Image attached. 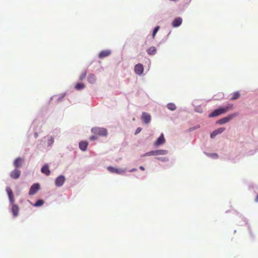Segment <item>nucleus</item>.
<instances>
[{
    "label": "nucleus",
    "mask_w": 258,
    "mask_h": 258,
    "mask_svg": "<svg viewBox=\"0 0 258 258\" xmlns=\"http://www.w3.org/2000/svg\"><path fill=\"white\" fill-rule=\"evenodd\" d=\"M139 168H140L141 170H143V171H144V170H145V168H144V167L143 166H140Z\"/></svg>",
    "instance_id": "7c9ffc66"
},
{
    "label": "nucleus",
    "mask_w": 258,
    "mask_h": 258,
    "mask_svg": "<svg viewBox=\"0 0 258 258\" xmlns=\"http://www.w3.org/2000/svg\"><path fill=\"white\" fill-rule=\"evenodd\" d=\"M213 157L214 158H217L218 157V156L217 154H214L213 155Z\"/></svg>",
    "instance_id": "2f4dec72"
},
{
    "label": "nucleus",
    "mask_w": 258,
    "mask_h": 258,
    "mask_svg": "<svg viewBox=\"0 0 258 258\" xmlns=\"http://www.w3.org/2000/svg\"><path fill=\"white\" fill-rule=\"evenodd\" d=\"M255 201L256 202H258V195H256V197H255Z\"/></svg>",
    "instance_id": "72a5a7b5"
},
{
    "label": "nucleus",
    "mask_w": 258,
    "mask_h": 258,
    "mask_svg": "<svg viewBox=\"0 0 258 258\" xmlns=\"http://www.w3.org/2000/svg\"><path fill=\"white\" fill-rule=\"evenodd\" d=\"M167 106L169 110L172 111L175 110L176 108V105L172 103H168Z\"/></svg>",
    "instance_id": "5701e85b"
},
{
    "label": "nucleus",
    "mask_w": 258,
    "mask_h": 258,
    "mask_svg": "<svg viewBox=\"0 0 258 258\" xmlns=\"http://www.w3.org/2000/svg\"><path fill=\"white\" fill-rule=\"evenodd\" d=\"M198 127H199V126H198V127H195V128H189V131H192L193 130H194V129H195V128H198Z\"/></svg>",
    "instance_id": "c9c22d12"
},
{
    "label": "nucleus",
    "mask_w": 258,
    "mask_h": 258,
    "mask_svg": "<svg viewBox=\"0 0 258 258\" xmlns=\"http://www.w3.org/2000/svg\"><path fill=\"white\" fill-rule=\"evenodd\" d=\"M91 132L95 135L100 136H106L107 135V131L104 128L93 127L91 129Z\"/></svg>",
    "instance_id": "f03ea898"
},
{
    "label": "nucleus",
    "mask_w": 258,
    "mask_h": 258,
    "mask_svg": "<svg viewBox=\"0 0 258 258\" xmlns=\"http://www.w3.org/2000/svg\"><path fill=\"white\" fill-rule=\"evenodd\" d=\"M233 105L232 104H229L228 106L225 107H221L220 108H218L215 110H214L213 112L210 113L209 114V117H213L217 116L218 115H220L222 114L225 113L227 112H228L229 110H231L232 108Z\"/></svg>",
    "instance_id": "f257e3e1"
},
{
    "label": "nucleus",
    "mask_w": 258,
    "mask_h": 258,
    "mask_svg": "<svg viewBox=\"0 0 258 258\" xmlns=\"http://www.w3.org/2000/svg\"><path fill=\"white\" fill-rule=\"evenodd\" d=\"M146 155L148 156L156 155L155 151L149 152L147 153Z\"/></svg>",
    "instance_id": "c85d7f7f"
},
{
    "label": "nucleus",
    "mask_w": 258,
    "mask_h": 258,
    "mask_svg": "<svg viewBox=\"0 0 258 258\" xmlns=\"http://www.w3.org/2000/svg\"><path fill=\"white\" fill-rule=\"evenodd\" d=\"M87 73V71H84L81 74V75H80V80L82 81L83 79H84L86 78V77Z\"/></svg>",
    "instance_id": "a878e982"
},
{
    "label": "nucleus",
    "mask_w": 258,
    "mask_h": 258,
    "mask_svg": "<svg viewBox=\"0 0 258 258\" xmlns=\"http://www.w3.org/2000/svg\"><path fill=\"white\" fill-rule=\"evenodd\" d=\"M96 77L93 74H90L88 77V81L90 83L93 84L96 81Z\"/></svg>",
    "instance_id": "aec40b11"
},
{
    "label": "nucleus",
    "mask_w": 258,
    "mask_h": 258,
    "mask_svg": "<svg viewBox=\"0 0 258 258\" xmlns=\"http://www.w3.org/2000/svg\"><path fill=\"white\" fill-rule=\"evenodd\" d=\"M98 139L97 135L92 136L90 137V140L91 141H94Z\"/></svg>",
    "instance_id": "cd10ccee"
},
{
    "label": "nucleus",
    "mask_w": 258,
    "mask_h": 258,
    "mask_svg": "<svg viewBox=\"0 0 258 258\" xmlns=\"http://www.w3.org/2000/svg\"><path fill=\"white\" fill-rule=\"evenodd\" d=\"M182 23V19L180 17L175 19L172 23L173 27L179 26Z\"/></svg>",
    "instance_id": "dca6fc26"
},
{
    "label": "nucleus",
    "mask_w": 258,
    "mask_h": 258,
    "mask_svg": "<svg viewBox=\"0 0 258 258\" xmlns=\"http://www.w3.org/2000/svg\"><path fill=\"white\" fill-rule=\"evenodd\" d=\"M144 71L143 66L141 63L136 64L135 67V72L137 75H141Z\"/></svg>",
    "instance_id": "6e6552de"
},
{
    "label": "nucleus",
    "mask_w": 258,
    "mask_h": 258,
    "mask_svg": "<svg viewBox=\"0 0 258 258\" xmlns=\"http://www.w3.org/2000/svg\"><path fill=\"white\" fill-rule=\"evenodd\" d=\"M44 201L42 200H38L37 202L34 204V206L35 207H40L43 205Z\"/></svg>",
    "instance_id": "393cba45"
},
{
    "label": "nucleus",
    "mask_w": 258,
    "mask_h": 258,
    "mask_svg": "<svg viewBox=\"0 0 258 258\" xmlns=\"http://www.w3.org/2000/svg\"><path fill=\"white\" fill-rule=\"evenodd\" d=\"M65 180L66 179L64 176L60 175L55 179V184L58 187L61 186L63 184Z\"/></svg>",
    "instance_id": "423d86ee"
},
{
    "label": "nucleus",
    "mask_w": 258,
    "mask_h": 258,
    "mask_svg": "<svg viewBox=\"0 0 258 258\" xmlns=\"http://www.w3.org/2000/svg\"><path fill=\"white\" fill-rule=\"evenodd\" d=\"M142 131V128L141 127H138L137 128L136 131V132L135 133V135H137L138 134H139L141 131Z\"/></svg>",
    "instance_id": "c756f323"
},
{
    "label": "nucleus",
    "mask_w": 258,
    "mask_h": 258,
    "mask_svg": "<svg viewBox=\"0 0 258 258\" xmlns=\"http://www.w3.org/2000/svg\"><path fill=\"white\" fill-rule=\"evenodd\" d=\"M88 143L87 141H81L79 143V148L83 151L87 150Z\"/></svg>",
    "instance_id": "f3484780"
},
{
    "label": "nucleus",
    "mask_w": 258,
    "mask_h": 258,
    "mask_svg": "<svg viewBox=\"0 0 258 258\" xmlns=\"http://www.w3.org/2000/svg\"><path fill=\"white\" fill-rule=\"evenodd\" d=\"M85 88V85L83 83H77L75 86V88L77 90H81Z\"/></svg>",
    "instance_id": "b1692460"
},
{
    "label": "nucleus",
    "mask_w": 258,
    "mask_h": 258,
    "mask_svg": "<svg viewBox=\"0 0 258 258\" xmlns=\"http://www.w3.org/2000/svg\"><path fill=\"white\" fill-rule=\"evenodd\" d=\"M159 28H160L159 26H157L154 28L153 32V34H152V37H153V39L155 38V35L158 31Z\"/></svg>",
    "instance_id": "bb28decb"
},
{
    "label": "nucleus",
    "mask_w": 258,
    "mask_h": 258,
    "mask_svg": "<svg viewBox=\"0 0 258 258\" xmlns=\"http://www.w3.org/2000/svg\"><path fill=\"white\" fill-rule=\"evenodd\" d=\"M111 54V51L110 50H104L101 51L99 54V57L100 58H103L110 55Z\"/></svg>",
    "instance_id": "f8f14e48"
},
{
    "label": "nucleus",
    "mask_w": 258,
    "mask_h": 258,
    "mask_svg": "<svg viewBox=\"0 0 258 258\" xmlns=\"http://www.w3.org/2000/svg\"><path fill=\"white\" fill-rule=\"evenodd\" d=\"M147 52L149 55H154L156 53V48L154 46L150 47Z\"/></svg>",
    "instance_id": "6ab92c4d"
},
{
    "label": "nucleus",
    "mask_w": 258,
    "mask_h": 258,
    "mask_svg": "<svg viewBox=\"0 0 258 258\" xmlns=\"http://www.w3.org/2000/svg\"><path fill=\"white\" fill-rule=\"evenodd\" d=\"M165 140L164 137V135L163 134H161V136L157 139L156 141L155 142V145L156 146H158L161 144H163L165 143Z\"/></svg>",
    "instance_id": "9b49d317"
},
{
    "label": "nucleus",
    "mask_w": 258,
    "mask_h": 258,
    "mask_svg": "<svg viewBox=\"0 0 258 258\" xmlns=\"http://www.w3.org/2000/svg\"><path fill=\"white\" fill-rule=\"evenodd\" d=\"M23 162L24 159L23 158L18 157L14 161V166L16 168H19L21 167Z\"/></svg>",
    "instance_id": "9d476101"
},
{
    "label": "nucleus",
    "mask_w": 258,
    "mask_h": 258,
    "mask_svg": "<svg viewBox=\"0 0 258 258\" xmlns=\"http://www.w3.org/2000/svg\"><path fill=\"white\" fill-rule=\"evenodd\" d=\"M240 93L238 92H235L232 94V96L231 98V100H235L240 97Z\"/></svg>",
    "instance_id": "4be33fe9"
},
{
    "label": "nucleus",
    "mask_w": 258,
    "mask_h": 258,
    "mask_svg": "<svg viewBox=\"0 0 258 258\" xmlns=\"http://www.w3.org/2000/svg\"><path fill=\"white\" fill-rule=\"evenodd\" d=\"M107 170L111 173H115L118 174H122L125 172V170L114 168L111 166L107 167Z\"/></svg>",
    "instance_id": "39448f33"
},
{
    "label": "nucleus",
    "mask_w": 258,
    "mask_h": 258,
    "mask_svg": "<svg viewBox=\"0 0 258 258\" xmlns=\"http://www.w3.org/2000/svg\"><path fill=\"white\" fill-rule=\"evenodd\" d=\"M6 191L8 195L10 202L11 203H13L14 202V197H13V193L12 189L10 187H7L6 188Z\"/></svg>",
    "instance_id": "2eb2a0df"
},
{
    "label": "nucleus",
    "mask_w": 258,
    "mask_h": 258,
    "mask_svg": "<svg viewBox=\"0 0 258 258\" xmlns=\"http://www.w3.org/2000/svg\"><path fill=\"white\" fill-rule=\"evenodd\" d=\"M141 118L142 120L146 124L149 123L151 121L150 115L146 112H143Z\"/></svg>",
    "instance_id": "1a4fd4ad"
},
{
    "label": "nucleus",
    "mask_w": 258,
    "mask_h": 258,
    "mask_svg": "<svg viewBox=\"0 0 258 258\" xmlns=\"http://www.w3.org/2000/svg\"><path fill=\"white\" fill-rule=\"evenodd\" d=\"M12 204V212L14 217H17L18 215L19 208L18 205Z\"/></svg>",
    "instance_id": "4468645a"
},
{
    "label": "nucleus",
    "mask_w": 258,
    "mask_h": 258,
    "mask_svg": "<svg viewBox=\"0 0 258 258\" xmlns=\"http://www.w3.org/2000/svg\"><path fill=\"white\" fill-rule=\"evenodd\" d=\"M40 189V185L38 183L33 184L30 187L29 195L32 196L35 195Z\"/></svg>",
    "instance_id": "20e7f679"
},
{
    "label": "nucleus",
    "mask_w": 258,
    "mask_h": 258,
    "mask_svg": "<svg viewBox=\"0 0 258 258\" xmlns=\"http://www.w3.org/2000/svg\"><path fill=\"white\" fill-rule=\"evenodd\" d=\"M237 115V114L236 113L230 114L226 117H223V118H221V119H219L218 121H217V122L219 124H222L227 123Z\"/></svg>",
    "instance_id": "7ed1b4c3"
},
{
    "label": "nucleus",
    "mask_w": 258,
    "mask_h": 258,
    "mask_svg": "<svg viewBox=\"0 0 258 258\" xmlns=\"http://www.w3.org/2000/svg\"><path fill=\"white\" fill-rule=\"evenodd\" d=\"M155 153L156 155H165L168 153V151L165 150H159L155 151Z\"/></svg>",
    "instance_id": "412c9836"
},
{
    "label": "nucleus",
    "mask_w": 258,
    "mask_h": 258,
    "mask_svg": "<svg viewBox=\"0 0 258 258\" xmlns=\"http://www.w3.org/2000/svg\"><path fill=\"white\" fill-rule=\"evenodd\" d=\"M42 173L45 174L46 175H49L50 174V171L49 169V167L47 164H45L44 165L41 170Z\"/></svg>",
    "instance_id": "a211bd4d"
},
{
    "label": "nucleus",
    "mask_w": 258,
    "mask_h": 258,
    "mask_svg": "<svg viewBox=\"0 0 258 258\" xmlns=\"http://www.w3.org/2000/svg\"><path fill=\"white\" fill-rule=\"evenodd\" d=\"M21 175V171L17 169H15L10 173V177L13 179H18Z\"/></svg>",
    "instance_id": "0eeeda50"
},
{
    "label": "nucleus",
    "mask_w": 258,
    "mask_h": 258,
    "mask_svg": "<svg viewBox=\"0 0 258 258\" xmlns=\"http://www.w3.org/2000/svg\"><path fill=\"white\" fill-rule=\"evenodd\" d=\"M50 142L51 143H52L53 142V138L52 137H50Z\"/></svg>",
    "instance_id": "f704fd0d"
},
{
    "label": "nucleus",
    "mask_w": 258,
    "mask_h": 258,
    "mask_svg": "<svg viewBox=\"0 0 258 258\" xmlns=\"http://www.w3.org/2000/svg\"><path fill=\"white\" fill-rule=\"evenodd\" d=\"M137 171V169H136V168H133L130 170V172H133V171Z\"/></svg>",
    "instance_id": "473e14b6"
},
{
    "label": "nucleus",
    "mask_w": 258,
    "mask_h": 258,
    "mask_svg": "<svg viewBox=\"0 0 258 258\" xmlns=\"http://www.w3.org/2000/svg\"><path fill=\"white\" fill-rule=\"evenodd\" d=\"M225 131L224 127H220L218 128L217 130H216L214 131L211 134V137L212 138H214L216 137L217 135L220 134L222 133L223 132Z\"/></svg>",
    "instance_id": "ddd939ff"
}]
</instances>
